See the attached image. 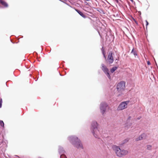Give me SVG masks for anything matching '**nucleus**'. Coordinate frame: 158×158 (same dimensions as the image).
<instances>
[{
  "mask_svg": "<svg viewBox=\"0 0 158 158\" xmlns=\"http://www.w3.org/2000/svg\"><path fill=\"white\" fill-rule=\"evenodd\" d=\"M145 136L144 134H143L139 136L137 138L136 140L137 141H138L139 140H142L143 139V137H144Z\"/></svg>",
  "mask_w": 158,
  "mask_h": 158,
  "instance_id": "11",
  "label": "nucleus"
},
{
  "mask_svg": "<svg viewBox=\"0 0 158 158\" xmlns=\"http://www.w3.org/2000/svg\"><path fill=\"white\" fill-rule=\"evenodd\" d=\"M129 102V101H127L121 103L117 108L118 110H121L127 108V105Z\"/></svg>",
  "mask_w": 158,
  "mask_h": 158,
  "instance_id": "4",
  "label": "nucleus"
},
{
  "mask_svg": "<svg viewBox=\"0 0 158 158\" xmlns=\"http://www.w3.org/2000/svg\"><path fill=\"white\" fill-rule=\"evenodd\" d=\"M91 129L93 130L92 132L95 137H97V135L99 133V131L98 128V124L96 122L94 121L92 123Z\"/></svg>",
  "mask_w": 158,
  "mask_h": 158,
  "instance_id": "3",
  "label": "nucleus"
},
{
  "mask_svg": "<svg viewBox=\"0 0 158 158\" xmlns=\"http://www.w3.org/2000/svg\"><path fill=\"white\" fill-rule=\"evenodd\" d=\"M75 10L82 17L84 18L85 17V15L82 12L79 11L77 9H75Z\"/></svg>",
  "mask_w": 158,
  "mask_h": 158,
  "instance_id": "10",
  "label": "nucleus"
},
{
  "mask_svg": "<svg viewBox=\"0 0 158 158\" xmlns=\"http://www.w3.org/2000/svg\"><path fill=\"white\" fill-rule=\"evenodd\" d=\"M128 139H125L124 140L123 142L122 143H120L119 144V145L120 146H122V145L123 144H124L125 143H127L128 141Z\"/></svg>",
  "mask_w": 158,
  "mask_h": 158,
  "instance_id": "14",
  "label": "nucleus"
},
{
  "mask_svg": "<svg viewBox=\"0 0 158 158\" xmlns=\"http://www.w3.org/2000/svg\"><path fill=\"white\" fill-rule=\"evenodd\" d=\"M107 107V105L106 103L105 102H102L101 104L100 109L102 114H104L105 112L106 108Z\"/></svg>",
  "mask_w": 158,
  "mask_h": 158,
  "instance_id": "7",
  "label": "nucleus"
},
{
  "mask_svg": "<svg viewBox=\"0 0 158 158\" xmlns=\"http://www.w3.org/2000/svg\"><path fill=\"white\" fill-rule=\"evenodd\" d=\"M60 158H67L64 155H62L60 156Z\"/></svg>",
  "mask_w": 158,
  "mask_h": 158,
  "instance_id": "18",
  "label": "nucleus"
},
{
  "mask_svg": "<svg viewBox=\"0 0 158 158\" xmlns=\"http://www.w3.org/2000/svg\"><path fill=\"white\" fill-rule=\"evenodd\" d=\"M146 27L148 25V23L147 20H146Z\"/></svg>",
  "mask_w": 158,
  "mask_h": 158,
  "instance_id": "20",
  "label": "nucleus"
},
{
  "mask_svg": "<svg viewBox=\"0 0 158 158\" xmlns=\"http://www.w3.org/2000/svg\"><path fill=\"white\" fill-rule=\"evenodd\" d=\"M112 148L117 156L120 157H123L127 155L128 152L127 150L121 149L119 146L116 145H113Z\"/></svg>",
  "mask_w": 158,
  "mask_h": 158,
  "instance_id": "1",
  "label": "nucleus"
},
{
  "mask_svg": "<svg viewBox=\"0 0 158 158\" xmlns=\"http://www.w3.org/2000/svg\"><path fill=\"white\" fill-rule=\"evenodd\" d=\"M0 125L3 127H4V124L2 120H0Z\"/></svg>",
  "mask_w": 158,
  "mask_h": 158,
  "instance_id": "15",
  "label": "nucleus"
},
{
  "mask_svg": "<svg viewBox=\"0 0 158 158\" xmlns=\"http://www.w3.org/2000/svg\"><path fill=\"white\" fill-rule=\"evenodd\" d=\"M152 148V146L150 145H148L147 146V148L148 150H151Z\"/></svg>",
  "mask_w": 158,
  "mask_h": 158,
  "instance_id": "17",
  "label": "nucleus"
},
{
  "mask_svg": "<svg viewBox=\"0 0 158 158\" xmlns=\"http://www.w3.org/2000/svg\"><path fill=\"white\" fill-rule=\"evenodd\" d=\"M134 20L135 21V23L137 24H138V23H137V22L135 19H134Z\"/></svg>",
  "mask_w": 158,
  "mask_h": 158,
  "instance_id": "22",
  "label": "nucleus"
},
{
  "mask_svg": "<svg viewBox=\"0 0 158 158\" xmlns=\"http://www.w3.org/2000/svg\"><path fill=\"white\" fill-rule=\"evenodd\" d=\"M2 99H0V108L2 107Z\"/></svg>",
  "mask_w": 158,
  "mask_h": 158,
  "instance_id": "19",
  "label": "nucleus"
},
{
  "mask_svg": "<svg viewBox=\"0 0 158 158\" xmlns=\"http://www.w3.org/2000/svg\"><path fill=\"white\" fill-rule=\"evenodd\" d=\"M147 64H148V65H150V64L151 63H150L149 61H148L147 62Z\"/></svg>",
  "mask_w": 158,
  "mask_h": 158,
  "instance_id": "21",
  "label": "nucleus"
},
{
  "mask_svg": "<svg viewBox=\"0 0 158 158\" xmlns=\"http://www.w3.org/2000/svg\"><path fill=\"white\" fill-rule=\"evenodd\" d=\"M102 70L103 71V72L106 74L107 76V77L110 78V76L109 74V73L108 72V69L106 68V67L103 64H102Z\"/></svg>",
  "mask_w": 158,
  "mask_h": 158,
  "instance_id": "8",
  "label": "nucleus"
},
{
  "mask_svg": "<svg viewBox=\"0 0 158 158\" xmlns=\"http://www.w3.org/2000/svg\"><path fill=\"white\" fill-rule=\"evenodd\" d=\"M113 53L112 52H110L108 54L107 58L106 61L108 64H110L113 63L114 61V58L113 57Z\"/></svg>",
  "mask_w": 158,
  "mask_h": 158,
  "instance_id": "5",
  "label": "nucleus"
},
{
  "mask_svg": "<svg viewBox=\"0 0 158 158\" xmlns=\"http://www.w3.org/2000/svg\"><path fill=\"white\" fill-rule=\"evenodd\" d=\"M0 3L5 7H7L8 6L7 3L5 2L2 0H0Z\"/></svg>",
  "mask_w": 158,
  "mask_h": 158,
  "instance_id": "9",
  "label": "nucleus"
},
{
  "mask_svg": "<svg viewBox=\"0 0 158 158\" xmlns=\"http://www.w3.org/2000/svg\"><path fill=\"white\" fill-rule=\"evenodd\" d=\"M117 68L116 67H113L111 69L110 72L112 73H113L117 69Z\"/></svg>",
  "mask_w": 158,
  "mask_h": 158,
  "instance_id": "12",
  "label": "nucleus"
},
{
  "mask_svg": "<svg viewBox=\"0 0 158 158\" xmlns=\"http://www.w3.org/2000/svg\"><path fill=\"white\" fill-rule=\"evenodd\" d=\"M70 138L74 146L78 148H83L82 144L81 143L79 139L77 137H71Z\"/></svg>",
  "mask_w": 158,
  "mask_h": 158,
  "instance_id": "2",
  "label": "nucleus"
},
{
  "mask_svg": "<svg viewBox=\"0 0 158 158\" xmlns=\"http://www.w3.org/2000/svg\"><path fill=\"white\" fill-rule=\"evenodd\" d=\"M102 54L103 55V56L105 58V59H106V57L105 56V52L104 51V50L103 49V48H102Z\"/></svg>",
  "mask_w": 158,
  "mask_h": 158,
  "instance_id": "16",
  "label": "nucleus"
},
{
  "mask_svg": "<svg viewBox=\"0 0 158 158\" xmlns=\"http://www.w3.org/2000/svg\"><path fill=\"white\" fill-rule=\"evenodd\" d=\"M131 53H133L135 56H137V52L135 50L134 48H133L132 50Z\"/></svg>",
  "mask_w": 158,
  "mask_h": 158,
  "instance_id": "13",
  "label": "nucleus"
},
{
  "mask_svg": "<svg viewBox=\"0 0 158 158\" xmlns=\"http://www.w3.org/2000/svg\"><path fill=\"white\" fill-rule=\"evenodd\" d=\"M125 83L123 81H121L117 85V88L118 91L123 90L125 87Z\"/></svg>",
  "mask_w": 158,
  "mask_h": 158,
  "instance_id": "6",
  "label": "nucleus"
}]
</instances>
